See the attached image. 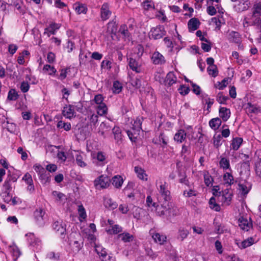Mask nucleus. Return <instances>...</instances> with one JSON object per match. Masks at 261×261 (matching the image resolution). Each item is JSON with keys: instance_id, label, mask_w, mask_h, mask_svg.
<instances>
[{"instance_id": "obj_1", "label": "nucleus", "mask_w": 261, "mask_h": 261, "mask_svg": "<svg viewBox=\"0 0 261 261\" xmlns=\"http://www.w3.org/2000/svg\"><path fill=\"white\" fill-rule=\"evenodd\" d=\"M156 212L160 216L166 215L168 217H174L179 214L178 207L171 201L163 202L161 206H157Z\"/></svg>"}, {"instance_id": "obj_2", "label": "nucleus", "mask_w": 261, "mask_h": 261, "mask_svg": "<svg viewBox=\"0 0 261 261\" xmlns=\"http://www.w3.org/2000/svg\"><path fill=\"white\" fill-rule=\"evenodd\" d=\"M166 34V31L163 25H158L152 28L148 33L150 39L158 40L162 38Z\"/></svg>"}, {"instance_id": "obj_3", "label": "nucleus", "mask_w": 261, "mask_h": 261, "mask_svg": "<svg viewBox=\"0 0 261 261\" xmlns=\"http://www.w3.org/2000/svg\"><path fill=\"white\" fill-rule=\"evenodd\" d=\"M159 193L161 195V199L162 198L164 201L163 202H169L170 201L171 197L170 196V192L168 190V185L166 182H161L159 188L158 189Z\"/></svg>"}, {"instance_id": "obj_4", "label": "nucleus", "mask_w": 261, "mask_h": 261, "mask_svg": "<svg viewBox=\"0 0 261 261\" xmlns=\"http://www.w3.org/2000/svg\"><path fill=\"white\" fill-rule=\"evenodd\" d=\"M52 227L58 235L64 238L66 232V225L62 220L54 221Z\"/></svg>"}, {"instance_id": "obj_5", "label": "nucleus", "mask_w": 261, "mask_h": 261, "mask_svg": "<svg viewBox=\"0 0 261 261\" xmlns=\"http://www.w3.org/2000/svg\"><path fill=\"white\" fill-rule=\"evenodd\" d=\"M111 180L107 176L103 175H100L94 180V185L96 188H107L110 185Z\"/></svg>"}, {"instance_id": "obj_6", "label": "nucleus", "mask_w": 261, "mask_h": 261, "mask_svg": "<svg viewBox=\"0 0 261 261\" xmlns=\"http://www.w3.org/2000/svg\"><path fill=\"white\" fill-rule=\"evenodd\" d=\"M93 163L96 166H103L107 163L106 153L102 151H98L95 154H92Z\"/></svg>"}, {"instance_id": "obj_7", "label": "nucleus", "mask_w": 261, "mask_h": 261, "mask_svg": "<svg viewBox=\"0 0 261 261\" xmlns=\"http://www.w3.org/2000/svg\"><path fill=\"white\" fill-rule=\"evenodd\" d=\"M95 251L102 261H114V259L112 257L108 255L106 249L103 247L96 245Z\"/></svg>"}, {"instance_id": "obj_8", "label": "nucleus", "mask_w": 261, "mask_h": 261, "mask_svg": "<svg viewBox=\"0 0 261 261\" xmlns=\"http://www.w3.org/2000/svg\"><path fill=\"white\" fill-rule=\"evenodd\" d=\"M45 211L42 208L37 209L34 213V219L36 221V223L42 226L44 223L45 219Z\"/></svg>"}, {"instance_id": "obj_9", "label": "nucleus", "mask_w": 261, "mask_h": 261, "mask_svg": "<svg viewBox=\"0 0 261 261\" xmlns=\"http://www.w3.org/2000/svg\"><path fill=\"white\" fill-rule=\"evenodd\" d=\"M112 12L110 10L109 4L105 3L101 6L100 9V17L102 21L107 20L111 15Z\"/></svg>"}, {"instance_id": "obj_10", "label": "nucleus", "mask_w": 261, "mask_h": 261, "mask_svg": "<svg viewBox=\"0 0 261 261\" xmlns=\"http://www.w3.org/2000/svg\"><path fill=\"white\" fill-rule=\"evenodd\" d=\"M151 60L155 65H162L166 62L165 59L159 51H154L151 56Z\"/></svg>"}, {"instance_id": "obj_11", "label": "nucleus", "mask_w": 261, "mask_h": 261, "mask_svg": "<svg viewBox=\"0 0 261 261\" xmlns=\"http://www.w3.org/2000/svg\"><path fill=\"white\" fill-rule=\"evenodd\" d=\"M231 112L229 109L220 107L219 109V118L224 122L227 121L230 117Z\"/></svg>"}, {"instance_id": "obj_12", "label": "nucleus", "mask_w": 261, "mask_h": 261, "mask_svg": "<svg viewBox=\"0 0 261 261\" xmlns=\"http://www.w3.org/2000/svg\"><path fill=\"white\" fill-rule=\"evenodd\" d=\"M239 225L241 229L244 231H248L252 227V224L250 222V219L248 220L246 218L241 217L239 219Z\"/></svg>"}, {"instance_id": "obj_13", "label": "nucleus", "mask_w": 261, "mask_h": 261, "mask_svg": "<svg viewBox=\"0 0 261 261\" xmlns=\"http://www.w3.org/2000/svg\"><path fill=\"white\" fill-rule=\"evenodd\" d=\"M252 16L255 19H260L261 17V1L256 2L252 8Z\"/></svg>"}, {"instance_id": "obj_14", "label": "nucleus", "mask_w": 261, "mask_h": 261, "mask_svg": "<svg viewBox=\"0 0 261 261\" xmlns=\"http://www.w3.org/2000/svg\"><path fill=\"white\" fill-rule=\"evenodd\" d=\"M128 65L129 68L137 73L142 72L141 65L139 64L138 62L133 58L129 59Z\"/></svg>"}, {"instance_id": "obj_15", "label": "nucleus", "mask_w": 261, "mask_h": 261, "mask_svg": "<svg viewBox=\"0 0 261 261\" xmlns=\"http://www.w3.org/2000/svg\"><path fill=\"white\" fill-rule=\"evenodd\" d=\"M232 193L229 189H226L222 191V201L223 203L227 205L230 204L232 197Z\"/></svg>"}, {"instance_id": "obj_16", "label": "nucleus", "mask_w": 261, "mask_h": 261, "mask_svg": "<svg viewBox=\"0 0 261 261\" xmlns=\"http://www.w3.org/2000/svg\"><path fill=\"white\" fill-rule=\"evenodd\" d=\"M187 133L183 129H180L175 134L174 140L178 143H181L186 140Z\"/></svg>"}, {"instance_id": "obj_17", "label": "nucleus", "mask_w": 261, "mask_h": 261, "mask_svg": "<svg viewBox=\"0 0 261 261\" xmlns=\"http://www.w3.org/2000/svg\"><path fill=\"white\" fill-rule=\"evenodd\" d=\"M238 186L239 193L243 196H246L251 188V184L247 181H245L242 184L240 183Z\"/></svg>"}, {"instance_id": "obj_18", "label": "nucleus", "mask_w": 261, "mask_h": 261, "mask_svg": "<svg viewBox=\"0 0 261 261\" xmlns=\"http://www.w3.org/2000/svg\"><path fill=\"white\" fill-rule=\"evenodd\" d=\"M103 204L106 208L110 210H113L116 208L118 204L116 201H114L111 198L104 197Z\"/></svg>"}, {"instance_id": "obj_19", "label": "nucleus", "mask_w": 261, "mask_h": 261, "mask_svg": "<svg viewBox=\"0 0 261 261\" xmlns=\"http://www.w3.org/2000/svg\"><path fill=\"white\" fill-rule=\"evenodd\" d=\"M60 26L58 23H52L48 27L45 29L44 34L49 37L51 35H54Z\"/></svg>"}, {"instance_id": "obj_20", "label": "nucleus", "mask_w": 261, "mask_h": 261, "mask_svg": "<svg viewBox=\"0 0 261 261\" xmlns=\"http://www.w3.org/2000/svg\"><path fill=\"white\" fill-rule=\"evenodd\" d=\"M223 179L224 182V185L227 186H231L234 182L235 181L234 177L231 172H226L223 175Z\"/></svg>"}, {"instance_id": "obj_21", "label": "nucleus", "mask_w": 261, "mask_h": 261, "mask_svg": "<svg viewBox=\"0 0 261 261\" xmlns=\"http://www.w3.org/2000/svg\"><path fill=\"white\" fill-rule=\"evenodd\" d=\"M220 167L224 170H228L230 172L232 170L230 167L229 160L225 157L221 156L219 161Z\"/></svg>"}, {"instance_id": "obj_22", "label": "nucleus", "mask_w": 261, "mask_h": 261, "mask_svg": "<svg viewBox=\"0 0 261 261\" xmlns=\"http://www.w3.org/2000/svg\"><path fill=\"white\" fill-rule=\"evenodd\" d=\"M16 180V178L11 176L8 177L3 184V190L2 192H11L12 189L11 182H15Z\"/></svg>"}, {"instance_id": "obj_23", "label": "nucleus", "mask_w": 261, "mask_h": 261, "mask_svg": "<svg viewBox=\"0 0 261 261\" xmlns=\"http://www.w3.org/2000/svg\"><path fill=\"white\" fill-rule=\"evenodd\" d=\"M74 111L71 105H66L62 111L63 115L67 118H71L74 116Z\"/></svg>"}, {"instance_id": "obj_24", "label": "nucleus", "mask_w": 261, "mask_h": 261, "mask_svg": "<svg viewBox=\"0 0 261 261\" xmlns=\"http://www.w3.org/2000/svg\"><path fill=\"white\" fill-rule=\"evenodd\" d=\"M177 82V77L174 72H169L166 76L164 80L165 85L169 86H172L173 84H175Z\"/></svg>"}, {"instance_id": "obj_25", "label": "nucleus", "mask_w": 261, "mask_h": 261, "mask_svg": "<svg viewBox=\"0 0 261 261\" xmlns=\"http://www.w3.org/2000/svg\"><path fill=\"white\" fill-rule=\"evenodd\" d=\"M228 39L229 42L234 43H240L241 42V35L238 32L231 31L230 32L228 36Z\"/></svg>"}, {"instance_id": "obj_26", "label": "nucleus", "mask_w": 261, "mask_h": 261, "mask_svg": "<svg viewBox=\"0 0 261 261\" xmlns=\"http://www.w3.org/2000/svg\"><path fill=\"white\" fill-rule=\"evenodd\" d=\"M200 22L196 18L190 19L188 23V29L190 32H193L198 29L200 25Z\"/></svg>"}, {"instance_id": "obj_27", "label": "nucleus", "mask_w": 261, "mask_h": 261, "mask_svg": "<svg viewBox=\"0 0 261 261\" xmlns=\"http://www.w3.org/2000/svg\"><path fill=\"white\" fill-rule=\"evenodd\" d=\"M254 241L253 238L250 237L243 241L237 242L236 244L240 249H242L251 246L254 244Z\"/></svg>"}, {"instance_id": "obj_28", "label": "nucleus", "mask_w": 261, "mask_h": 261, "mask_svg": "<svg viewBox=\"0 0 261 261\" xmlns=\"http://www.w3.org/2000/svg\"><path fill=\"white\" fill-rule=\"evenodd\" d=\"M110 180L112 184L117 189H120L123 183V179L122 176L119 175L113 176Z\"/></svg>"}, {"instance_id": "obj_29", "label": "nucleus", "mask_w": 261, "mask_h": 261, "mask_svg": "<svg viewBox=\"0 0 261 261\" xmlns=\"http://www.w3.org/2000/svg\"><path fill=\"white\" fill-rule=\"evenodd\" d=\"M209 125L210 127L214 130L219 128L222 123V120L219 117H216L211 119L209 121Z\"/></svg>"}, {"instance_id": "obj_30", "label": "nucleus", "mask_w": 261, "mask_h": 261, "mask_svg": "<svg viewBox=\"0 0 261 261\" xmlns=\"http://www.w3.org/2000/svg\"><path fill=\"white\" fill-rule=\"evenodd\" d=\"M129 82L131 85L136 89H139L141 87V77L139 75L130 77Z\"/></svg>"}, {"instance_id": "obj_31", "label": "nucleus", "mask_w": 261, "mask_h": 261, "mask_svg": "<svg viewBox=\"0 0 261 261\" xmlns=\"http://www.w3.org/2000/svg\"><path fill=\"white\" fill-rule=\"evenodd\" d=\"M75 11L78 14H86L88 9L85 4L76 3L74 5Z\"/></svg>"}, {"instance_id": "obj_32", "label": "nucleus", "mask_w": 261, "mask_h": 261, "mask_svg": "<svg viewBox=\"0 0 261 261\" xmlns=\"http://www.w3.org/2000/svg\"><path fill=\"white\" fill-rule=\"evenodd\" d=\"M135 171L137 174L138 177L142 180L146 181L147 180V175L145 170L142 168L137 166L135 167Z\"/></svg>"}, {"instance_id": "obj_33", "label": "nucleus", "mask_w": 261, "mask_h": 261, "mask_svg": "<svg viewBox=\"0 0 261 261\" xmlns=\"http://www.w3.org/2000/svg\"><path fill=\"white\" fill-rule=\"evenodd\" d=\"M118 238L125 243L130 242L134 239V236L128 232H123L119 234Z\"/></svg>"}, {"instance_id": "obj_34", "label": "nucleus", "mask_w": 261, "mask_h": 261, "mask_svg": "<svg viewBox=\"0 0 261 261\" xmlns=\"http://www.w3.org/2000/svg\"><path fill=\"white\" fill-rule=\"evenodd\" d=\"M111 129V126L109 122H102L99 126V134L101 136H104L105 131L110 130Z\"/></svg>"}, {"instance_id": "obj_35", "label": "nucleus", "mask_w": 261, "mask_h": 261, "mask_svg": "<svg viewBox=\"0 0 261 261\" xmlns=\"http://www.w3.org/2000/svg\"><path fill=\"white\" fill-rule=\"evenodd\" d=\"M243 142V139L241 138L237 137L233 138L231 143V147L234 150H237L240 147Z\"/></svg>"}, {"instance_id": "obj_36", "label": "nucleus", "mask_w": 261, "mask_h": 261, "mask_svg": "<svg viewBox=\"0 0 261 261\" xmlns=\"http://www.w3.org/2000/svg\"><path fill=\"white\" fill-rule=\"evenodd\" d=\"M213 144L216 148H219L222 144V137L220 134H215L213 137Z\"/></svg>"}, {"instance_id": "obj_37", "label": "nucleus", "mask_w": 261, "mask_h": 261, "mask_svg": "<svg viewBox=\"0 0 261 261\" xmlns=\"http://www.w3.org/2000/svg\"><path fill=\"white\" fill-rule=\"evenodd\" d=\"M154 241L160 244H163L166 240V237L159 233H155L152 236Z\"/></svg>"}, {"instance_id": "obj_38", "label": "nucleus", "mask_w": 261, "mask_h": 261, "mask_svg": "<svg viewBox=\"0 0 261 261\" xmlns=\"http://www.w3.org/2000/svg\"><path fill=\"white\" fill-rule=\"evenodd\" d=\"M204 181L205 185L207 187L211 186L213 182V178L211 175L208 171H203Z\"/></svg>"}, {"instance_id": "obj_39", "label": "nucleus", "mask_w": 261, "mask_h": 261, "mask_svg": "<svg viewBox=\"0 0 261 261\" xmlns=\"http://www.w3.org/2000/svg\"><path fill=\"white\" fill-rule=\"evenodd\" d=\"M254 24L256 25L257 39L259 42H261V19H254Z\"/></svg>"}, {"instance_id": "obj_40", "label": "nucleus", "mask_w": 261, "mask_h": 261, "mask_svg": "<svg viewBox=\"0 0 261 261\" xmlns=\"http://www.w3.org/2000/svg\"><path fill=\"white\" fill-rule=\"evenodd\" d=\"M106 231L110 234H116L121 232L122 228L118 224H115L111 228L107 229Z\"/></svg>"}, {"instance_id": "obj_41", "label": "nucleus", "mask_w": 261, "mask_h": 261, "mask_svg": "<svg viewBox=\"0 0 261 261\" xmlns=\"http://www.w3.org/2000/svg\"><path fill=\"white\" fill-rule=\"evenodd\" d=\"M42 70L44 73H47L50 75H54L57 72V70L54 66L48 64L45 65L43 66Z\"/></svg>"}, {"instance_id": "obj_42", "label": "nucleus", "mask_w": 261, "mask_h": 261, "mask_svg": "<svg viewBox=\"0 0 261 261\" xmlns=\"http://www.w3.org/2000/svg\"><path fill=\"white\" fill-rule=\"evenodd\" d=\"M123 87L122 84L118 81L114 82L112 87L113 92L115 94H119L122 90Z\"/></svg>"}, {"instance_id": "obj_43", "label": "nucleus", "mask_w": 261, "mask_h": 261, "mask_svg": "<svg viewBox=\"0 0 261 261\" xmlns=\"http://www.w3.org/2000/svg\"><path fill=\"white\" fill-rule=\"evenodd\" d=\"M112 132L114 136V139L118 142L122 139L121 130L118 126H114L112 129Z\"/></svg>"}, {"instance_id": "obj_44", "label": "nucleus", "mask_w": 261, "mask_h": 261, "mask_svg": "<svg viewBox=\"0 0 261 261\" xmlns=\"http://www.w3.org/2000/svg\"><path fill=\"white\" fill-rule=\"evenodd\" d=\"M202 99L203 102H205L207 105V110H208L213 105L214 102V99L210 98L208 97V95L206 94H202L201 95Z\"/></svg>"}, {"instance_id": "obj_45", "label": "nucleus", "mask_w": 261, "mask_h": 261, "mask_svg": "<svg viewBox=\"0 0 261 261\" xmlns=\"http://www.w3.org/2000/svg\"><path fill=\"white\" fill-rule=\"evenodd\" d=\"M250 2L249 0H245L243 2H240L238 4V11L243 12L247 10L250 7Z\"/></svg>"}, {"instance_id": "obj_46", "label": "nucleus", "mask_w": 261, "mask_h": 261, "mask_svg": "<svg viewBox=\"0 0 261 261\" xmlns=\"http://www.w3.org/2000/svg\"><path fill=\"white\" fill-rule=\"evenodd\" d=\"M18 94L14 89H11L9 90L8 94L7 100L10 101H15L18 98Z\"/></svg>"}, {"instance_id": "obj_47", "label": "nucleus", "mask_w": 261, "mask_h": 261, "mask_svg": "<svg viewBox=\"0 0 261 261\" xmlns=\"http://www.w3.org/2000/svg\"><path fill=\"white\" fill-rule=\"evenodd\" d=\"M39 179L43 184H45L48 182L50 180V175L49 173H46L45 170L39 174Z\"/></svg>"}, {"instance_id": "obj_48", "label": "nucleus", "mask_w": 261, "mask_h": 261, "mask_svg": "<svg viewBox=\"0 0 261 261\" xmlns=\"http://www.w3.org/2000/svg\"><path fill=\"white\" fill-rule=\"evenodd\" d=\"M143 118H137L133 124L132 129L133 131L139 132L142 129L141 125Z\"/></svg>"}, {"instance_id": "obj_49", "label": "nucleus", "mask_w": 261, "mask_h": 261, "mask_svg": "<svg viewBox=\"0 0 261 261\" xmlns=\"http://www.w3.org/2000/svg\"><path fill=\"white\" fill-rule=\"evenodd\" d=\"M178 233L177 239H180V241H183L187 237L189 231L187 229L181 227L178 229Z\"/></svg>"}, {"instance_id": "obj_50", "label": "nucleus", "mask_w": 261, "mask_h": 261, "mask_svg": "<svg viewBox=\"0 0 261 261\" xmlns=\"http://www.w3.org/2000/svg\"><path fill=\"white\" fill-rule=\"evenodd\" d=\"M210 207L216 212H219L221 210L220 206L216 202L215 198L212 197L209 200Z\"/></svg>"}, {"instance_id": "obj_51", "label": "nucleus", "mask_w": 261, "mask_h": 261, "mask_svg": "<svg viewBox=\"0 0 261 261\" xmlns=\"http://www.w3.org/2000/svg\"><path fill=\"white\" fill-rule=\"evenodd\" d=\"M178 176L179 177V182L181 184H184L186 185H189V181L187 179V176L186 175V173L184 171H182L181 170L178 169Z\"/></svg>"}, {"instance_id": "obj_52", "label": "nucleus", "mask_w": 261, "mask_h": 261, "mask_svg": "<svg viewBox=\"0 0 261 261\" xmlns=\"http://www.w3.org/2000/svg\"><path fill=\"white\" fill-rule=\"evenodd\" d=\"M207 71L209 75L215 77L218 75V70L217 67L216 65L209 66L207 68Z\"/></svg>"}, {"instance_id": "obj_53", "label": "nucleus", "mask_w": 261, "mask_h": 261, "mask_svg": "<svg viewBox=\"0 0 261 261\" xmlns=\"http://www.w3.org/2000/svg\"><path fill=\"white\" fill-rule=\"evenodd\" d=\"M229 99L227 96H224L223 93L220 92L216 96V100L220 104H226V101Z\"/></svg>"}, {"instance_id": "obj_54", "label": "nucleus", "mask_w": 261, "mask_h": 261, "mask_svg": "<svg viewBox=\"0 0 261 261\" xmlns=\"http://www.w3.org/2000/svg\"><path fill=\"white\" fill-rule=\"evenodd\" d=\"M96 109L98 114L100 116H102L107 113V107L105 103L98 105Z\"/></svg>"}, {"instance_id": "obj_55", "label": "nucleus", "mask_w": 261, "mask_h": 261, "mask_svg": "<svg viewBox=\"0 0 261 261\" xmlns=\"http://www.w3.org/2000/svg\"><path fill=\"white\" fill-rule=\"evenodd\" d=\"M1 196L6 203H9L12 200V195L10 193V192H2Z\"/></svg>"}, {"instance_id": "obj_56", "label": "nucleus", "mask_w": 261, "mask_h": 261, "mask_svg": "<svg viewBox=\"0 0 261 261\" xmlns=\"http://www.w3.org/2000/svg\"><path fill=\"white\" fill-rule=\"evenodd\" d=\"M57 127L59 128H63L65 130L68 131L71 129V124L61 120L58 122Z\"/></svg>"}, {"instance_id": "obj_57", "label": "nucleus", "mask_w": 261, "mask_h": 261, "mask_svg": "<svg viewBox=\"0 0 261 261\" xmlns=\"http://www.w3.org/2000/svg\"><path fill=\"white\" fill-rule=\"evenodd\" d=\"M127 134L129 138V139L132 142H135L136 141L137 138L139 135V132H137L136 131H133V129L130 130H128L126 131Z\"/></svg>"}, {"instance_id": "obj_58", "label": "nucleus", "mask_w": 261, "mask_h": 261, "mask_svg": "<svg viewBox=\"0 0 261 261\" xmlns=\"http://www.w3.org/2000/svg\"><path fill=\"white\" fill-rule=\"evenodd\" d=\"M119 32L122 34L124 37H128L130 36V33L128 32L126 25H121L119 29Z\"/></svg>"}, {"instance_id": "obj_59", "label": "nucleus", "mask_w": 261, "mask_h": 261, "mask_svg": "<svg viewBox=\"0 0 261 261\" xmlns=\"http://www.w3.org/2000/svg\"><path fill=\"white\" fill-rule=\"evenodd\" d=\"M248 111L250 113L258 114L261 112V109L259 107H256L255 106L252 105L251 103H248Z\"/></svg>"}, {"instance_id": "obj_60", "label": "nucleus", "mask_w": 261, "mask_h": 261, "mask_svg": "<svg viewBox=\"0 0 261 261\" xmlns=\"http://www.w3.org/2000/svg\"><path fill=\"white\" fill-rule=\"evenodd\" d=\"M47 258L49 259L57 261L60 259V254L55 252H49L47 254Z\"/></svg>"}, {"instance_id": "obj_61", "label": "nucleus", "mask_w": 261, "mask_h": 261, "mask_svg": "<svg viewBox=\"0 0 261 261\" xmlns=\"http://www.w3.org/2000/svg\"><path fill=\"white\" fill-rule=\"evenodd\" d=\"M112 62L108 60H103L100 65V67L101 69H106L108 70H110L112 66H111Z\"/></svg>"}, {"instance_id": "obj_62", "label": "nucleus", "mask_w": 261, "mask_h": 261, "mask_svg": "<svg viewBox=\"0 0 261 261\" xmlns=\"http://www.w3.org/2000/svg\"><path fill=\"white\" fill-rule=\"evenodd\" d=\"M88 120L90 122L91 125L95 126L98 122V116L97 115L93 114L89 116H88Z\"/></svg>"}, {"instance_id": "obj_63", "label": "nucleus", "mask_w": 261, "mask_h": 261, "mask_svg": "<svg viewBox=\"0 0 261 261\" xmlns=\"http://www.w3.org/2000/svg\"><path fill=\"white\" fill-rule=\"evenodd\" d=\"M228 79H224L221 82H217L215 86L220 90H223L228 85Z\"/></svg>"}, {"instance_id": "obj_64", "label": "nucleus", "mask_w": 261, "mask_h": 261, "mask_svg": "<svg viewBox=\"0 0 261 261\" xmlns=\"http://www.w3.org/2000/svg\"><path fill=\"white\" fill-rule=\"evenodd\" d=\"M197 192L193 189H190L189 191L185 190L183 192V196L187 198L196 196Z\"/></svg>"}]
</instances>
